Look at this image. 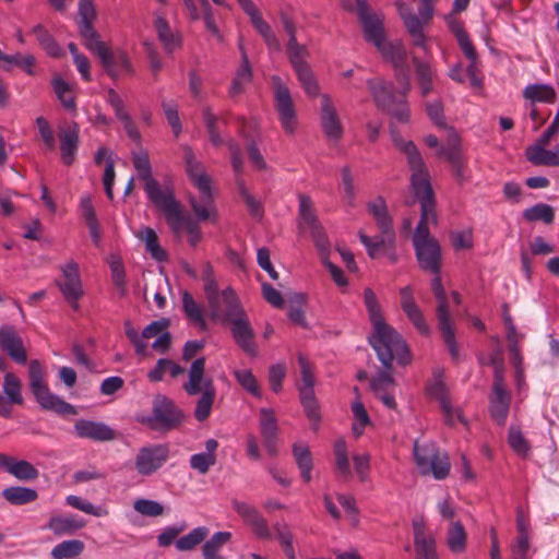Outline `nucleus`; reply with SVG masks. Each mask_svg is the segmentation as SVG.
Returning a JSON list of instances; mask_svg holds the SVG:
<instances>
[{
	"instance_id": "obj_1",
	"label": "nucleus",
	"mask_w": 559,
	"mask_h": 559,
	"mask_svg": "<svg viewBox=\"0 0 559 559\" xmlns=\"http://www.w3.org/2000/svg\"><path fill=\"white\" fill-rule=\"evenodd\" d=\"M395 145L406 155L411 169V188L420 203V221L413 236V245L420 267L433 274L440 271L441 249L438 241L430 236L428 225L437 224L436 204L430 176L417 147L412 141L401 139L391 132Z\"/></svg>"
},
{
	"instance_id": "obj_2",
	"label": "nucleus",
	"mask_w": 559,
	"mask_h": 559,
	"mask_svg": "<svg viewBox=\"0 0 559 559\" xmlns=\"http://www.w3.org/2000/svg\"><path fill=\"white\" fill-rule=\"evenodd\" d=\"M377 50L395 70L396 78L401 83V91L395 93L392 83L381 78L367 80V87L379 108L388 111L399 122H407L411 117V110L406 95L411 90V82L406 46L402 39L386 38L377 47Z\"/></svg>"
},
{
	"instance_id": "obj_3",
	"label": "nucleus",
	"mask_w": 559,
	"mask_h": 559,
	"mask_svg": "<svg viewBox=\"0 0 559 559\" xmlns=\"http://www.w3.org/2000/svg\"><path fill=\"white\" fill-rule=\"evenodd\" d=\"M364 302L372 325V332L368 337L369 344L383 367H391L393 361L403 366L409 364L412 356L405 341L393 326L385 322L376 294L371 288L365 289Z\"/></svg>"
},
{
	"instance_id": "obj_4",
	"label": "nucleus",
	"mask_w": 559,
	"mask_h": 559,
	"mask_svg": "<svg viewBox=\"0 0 559 559\" xmlns=\"http://www.w3.org/2000/svg\"><path fill=\"white\" fill-rule=\"evenodd\" d=\"M185 159L189 179L198 191V195L189 194L188 201L190 207L199 222H215L217 210L214 203L212 179L194 158L190 150L186 152Z\"/></svg>"
},
{
	"instance_id": "obj_5",
	"label": "nucleus",
	"mask_w": 559,
	"mask_h": 559,
	"mask_svg": "<svg viewBox=\"0 0 559 559\" xmlns=\"http://www.w3.org/2000/svg\"><path fill=\"white\" fill-rule=\"evenodd\" d=\"M397 11L413 45L428 53V38L424 28L433 15L432 2H399Z\"/></svg>"
},
{
	"instance_id": "obj_6",
	"label": "nucleus",
	"mask_w": 559,
	"mask_h": 559,
	"mask_svg": "<svg viewBox=\"0 0 559 559\" xmlns=\"http://www.w3.org/2000/svg\"><path fill=\"white\" fill-rule=\"evenodd\" d=\"M367 210L376 221V224L381 231V236L371 238L360 230L358 233V237L366 248L368 255L371 259H376L380 255L385 246L393 241V223L389 214L385 200L382 197H377L369 201L367 203Z\"/></svg>"
},
{
	"instance_id": "obj_7",
	"label": "nucleus",
	"mask_w": 559,
	"mask_h": 559,
	"mask_svg": "<svg viewBox=\"0 0 559 559\" xmlns=\"http://www.w3.org/2000/svg\"><path fill=\"white\" fill-rule=\"evenodd\" d=\"M414 459L423 475H432L436 479H444L450 473L451 464L448 454L440 452L433 442L416 441Z\"/></svg>"
},
{
	"instance_id": "obj_8",
	"label": "nucleus",
	"mask_w": 559,
	"mask_h": 559,
	"mask_svg": "<svg viewBox=\"0 0 559 559\" xmlns=\"http://www.w3.org/2000/svg\"><path fill=\"white\" fill-rule=\"evenodd\" d=\"M158 210L163 213L171 233L178 240H181L183 233H186L191 247H195L201 241L202 234L198 223L185 214L176 198Z\"/></svg>"
},
{
	"instance_id": "obj_9",
	"label": "nucleus",
	"mask_w": 559,
	"mask_h": 559,
	"mask_svg": "<svg viewBox=\"0 0 559 559\" xmlns=\"http://www.w3.org/2000/svg\"><path fill=\"white\" fill-rule=\"evenodd\" d=\"M491 366L495 368V382L491 392V418L498 425L503 426L510 411L512 393L504 384V367L501 353L498 356H491Z\"/></svg>"
},
{
	"instance_id": "obj_10",
	"label": "nucleus",
	"mask_w": 559,
	"mask_h": 559,
	"mask_svg": "<svg viewBox=\"0 0 559 559\" xmlns=\"http://www.w3.org/2000/svg\"><path fill=\"white\" fill-rule=\"evenodd\" d=\"M132 160L139 179L144 181V189L148 199L157 209L175 198L170 189H162L158 182L152 177V167L145 151L140 150L133 152Z\"/></svg>"
},
{
	"instance_id": "obj_11",
	"label": "nucleus",
	"mask_w": 559,
	"mask_h": 559,
	"mask_svg": "<svg viewBox=\"0 0 559 559\" xmlns=\"http://www.w3.org/2000/svg\"><path fill=\"white\" fill-rule=\"evenodd\" d=\"M274 96V108L282 128L286 133L293 134L297 128V114L294 100L287 84L278 75L271 79Z\"/></svg>"
},
{
	"instance_id": "obj_12",
	"label": "nucleus",
	"mask_w": 559,
	"mask_h": 559,
	"mask_svg": "<svg viewBox=\"0 0 559 559\" xmlns=\"http://www.w3.org/2000/svg\"><path fill=\"white\" fill-rule=\"evenodd\" d=\"M231 305L233 306L223 311V316L217 320L233 323L231 333L237 344L250 356H255L258 350L252 341L253 331L247 320L246 313L239 301Z\"/></svg>"
},
{
	"instance_id": "obj_13",
	"label": "nucleus",
	"mask_w": 559,
	"mask_h": 559,
	"mask_svg": "<svg viewBox=\"0 0 559 559\" xmlns=\"http://www.w3.org/2000/svg\"><path fill=\"white\" fill-rule=\"evenodd\" d=\"M298 226L301 231L311 235L320 255L325 258L330 242L317 219L310 198L305 194L299 195Z\"/></svg>"
},
{
	"instance_id": "obj_14",
	"label": "nucleus",
	"mask_w": 559,
	"mask_h": 559,
	"mask_svg": "<svg viewBox=\"0 0 559 559\" xmlns=\"http://www.w3.org/2000/svg\"><path fill=\"white\" fill-rule=\"evenodd\" d=\"M59 270L61 275L56 280V285L71 308L78 310L79 301L84 295L79 264L73 260H69L60 264Z\"/></svg>"
},
{
	"instance_id": "obj_15",
	"label": "nucleus",
	"mask_w": 559,
	"mask_h": 559,
	"mask_svg": "<svg viewBox=\"0 0 559 559\" xmlns=\"http://www.w3.org/2000/svg\"><path fill=\"white\" fill-rule=\"evenodd\" d=\"M169 447L165 443L146 444L134 457V468L140 476L147 477L160 469L169 459Z\"/></svg>"
},
{
	"instance_id": "obj_16",
	"label": "nucleus",
	"mask_w": 559,
	"mask_h": 559,
	"mask_svg": "<svg viewBox=\"0 0 559 559\" xmlns=\"http://www.w3.org/2000/svg\"><path fill=\"white\" fill-rule=\"evenodd\" d=\"M203 282L210 317L212 319H221V317L223 316L224 310L221 307V300L226 304V309L233 306L231 304H236L237 301H239L235 292L231 288H226L219 292L218 285L213 276L211 266H206Z\"/></svg>"
},
{
	"instance_id": "obj_17",
	"label": "nucleus",
	"mask_w": 559,
	"mask_h": 559,
	"mask_svg": "<svg viewBox=\"0 0 559 559\" xmlns=\"http://www.w3.org/2000/svg\"><path fill=\"white\" fill-rule=\"evenodd\" d=\"M447 23L451 32L454 34L460 48L468 60L466 75L469 79L471 86L474 88H480L483 85V76L478 75L477 56L474 46L462 25L454 20L453 14L447 16Z\"/></svg>"
},
{
	"instance_id": "obj_18",
	"label": "nucleus",
	"mask_w": 559,
	"mask_h": 559,
	"mask_svg": "<svg viewBox=\"0 0 559 559\" xmlns=\"http://www.w3.org/2000/svg\"><path fill=\"white\" fill-rule=\"evenodd\" d=\"M87 49L98 56L103 67L111 78H118L132 72L129 57L124 51L120 49L109 50L100 40Z\"/></svg>"
},
{
	"instance_id": "obj_19",
	"label": "nucleus",
	"mask_w": 559,
	"mask_h": 559,
	"mask_svg": "<svg viewBox=\"0 0 559 559\" xmlns=\"http://www.w3.org/2000/svg\"><path fill=\"white\" fill-rule=\"evenodd\" d=\"M357 14L365 39L377 48L386 39L383 16L380 13L371 11L367 2H357Z\"/></svg>"
},
{
	"instance_id": "obj_20",
	"label": "nucleus",
	"mask_w": 559,
	"mask_h": 559,
	"mask_svg": "<svg viewBox=\"0 0 559 559\" xmlns=\"http://www.w3.org/2000/svg\"><path fill=\"white\" fill-rule=\"evenodd\" d=\"M29 386L31 390L40 405L41 408L47 411H53L58 414H75V408L64 402L61 397L58 395L51 393L44 380L43 377H33L29 379Z\"/></svg>"
},
{
	"instance_id": "obj_21",
	"label": "nucleus",
	"mask_w": 559,
	"mask_h": 559,
	"mask_svg": "<svg viewBox=\"0 0 559 559\" xmlns=\"http://www.w3.org/2000/svg\"><path fill=\"white\" fill-rule=\"evenodd\" d=\"M182 412L166 396L157 395L153 402V414L142 423L163 428H174L182 420Z\"/></svg>"
},
{
	"instance_id": "obj_22",
	"label": "nucleus",
	"mask_w": 559,
	"mask_h": 559,
	"mask_svg": "<svg viewBox=\"0 0 559 559\" xmlns=\"http://www.w3.org/2000/svg\"><path fill=\"white\" fill-rule=\"evenodd\" d=\"M428 392L432 399H436L439 402L444 418L449 425L454 426L457 423L465 424L461 409L453 407L451 404L449 390L441 374L435 376L433 381L428 388Z\"/></svg>"
},
{
	"instance_id": "obj_23",
	"label": "nucleus",
	"mask_w": 559,
	"mask_h": 559,
	"mask_svg": "<svg viewBox=\"0 0 559 559\" xmlns=\"http://www.w3.org/2000/svg\"><path fill=\"white\" fill-rule=\"evenodd\" d=\"M182 386L189 395H198L209 391H216L213 379L205 376V359L203 357L197 358L192 361L188 370V380Z\"/></svg>"
},
{
	"instance_id": "obj_24",
	"label": "nucleus",
	"mask_w": 559,
	"mask_h": 559,
	"mask_svg": "<svg viewBox=\"0 0 559 559\" xmlns=\"http://www.w3.org/2000/svg\"><path fill=\"white\" fill-rule=\"evenodd\" d=\"M320 123L324 135L330 141L336 142L342 138L343 124L329 95L321 96Z\"/></svg>"
},
{
	"instance_id": "obj_25",
	"label": "nucleus",
	"mask_w": 559,
	"mask_h": 559,
	"mask_svg": "<svg viewBox=\"0 0 559 559\" xmlns=\"http://www.w3.org/2000/svg\"><path fill=\"white\" fill-rule=\"evenodd\" d=\"M154 27L158 40L160 41L164 50L168 55H171L181 48L182 35L176 27L170 25L169 21L167 20L164 13H155Z\"/></svg>"
},
{
	"instance_id": "obj_26",
	"label": "nucleus",
	"mask_w": 559,
	"mask_h": 559,
	"mask_svg": "<svg viewBox=\"0 0 559 559\" xmlns=\"http://www.w3.org/2000/svg\"><path fill=\"white\" fill-rule=\"evenodd\" d=\"M370 388L386 408H396L394 395L395 381L392 376L391 367H384V370L379 371L374 377H372Z\"/></svg>"
},
{
	"instance_id": "obj_27",
	"label": "nucleus",
	"mask_w": 559,
	"mask_h": 559,
	"mask_svg": "<svg viewBox=\"0 0 559 559\" xmlns=\"http://www.w3.org/2000/svg\"><path fill=\"white\" fill-rule=\"evenodd\" d=\"M73 429L76 437L98 442L112 441L118 437L110 426L102 421L79 419Z\"/></svg>"
},
{
	"instance_id": "obj_28",
	"label": "nucleus",
	"mask_w": 559,
	"mask_h": 559,
	"mask_svg": "<svg viewBox=\"0 0 559 559\" xmlns=\"http://www.w3.org/2000/svg\"><path fill=\"white\" fill-rule=\"evenodd\" d=\"M400 295L401 307L407 319L420 334L428 335L430 333V328L424 317L421 309L415 301L413 288L411 286H405L400 289Z\"/></svg>"
},
{
	"instance_id": "obj_29",
	"label": "nucleus",
	"mask_w": 559,
	"mask_h": 559,
	"mask_svg": "<svg viewBox=\"0 0 559 559\" xmlns=\"http://www.w3.org/2000/svg\"><path fill=\"white\" fill-rule=\"evenodd\" d=\"M259 423L266 452L271 456H276L278 454V427L274 411L271 408H261Z\"/></svg>"
},
{
	"instance_id": "obj_30",
	"label": "nucleus",
	"mask_w": 559,
	"mask_h": 559,
	"mask_svg": "<svg viewBox=\"0 0 559 559\" xmlns=\"http://www.w3.org/2000/svg\"><path fill=\"white\" fill-rule=\"evenodd\" d=\"M424 140L429 147L437 148V155L439 157L445 158L453 165L460 162L461 141L457 132L454 129L450 128L447 130V144L444 146H439L437 136L432 134L425 136Z\"/></svg>"
},
{
	"instance_id": "obj_31",
	"label": "nucleus",
	"mask_w": 559,
	"mask_h": 559,
	"mask_svg": "<svg viewBox=\"0 0 559 559\" xmlns=\"http://www.w3.org/2000/svg\"><path fill=\"white\" fill-rule=\"evenodd\" d=\"M415 559H439L436 551V540L431 534L425 532L421 520L413 522Z\"/></svg>"
},
{
	"instance_id": "obj_32",
	"label": "nucleus",
	"mask_w": 559,
	"mask_h": 559,
	"mask_svg": "<svg viewBox=\"0 0 559 559\" xmlns=\"http://www.w3.org/2000/svg\"><path fill=\"white\" fill-rule=\"evenodd\" d=\"M0 345L12 360L21 365L26 362L27 356L22 338L13 326L5 325L0 328Z\"/></svg>"
},
{
	"instance_id": "obj_33",
	"label": "nucleus",
	"mask_w": 559,
	"mask_h": 559,
	"mask_svg": "<svg viewBox=\"0 0 559 559\" xmlns=\"http://www.w3.org/2000/svg\"><path fill=\"white\" fill-rule=\"evenodd\" d=\"M60 158L63 164L71 165L76 156L80 143V129L76 123L61 129L59 132Z\"/></svg>"
},
{
	"instance_id": "obj_34",
	"label": "nucleus",
	"mask_w": 559,
	"mask_h": 559,
	"mask_svg": "<svg viewBox=\"0 0 559 559\" xmlns=\"http://www.w3.org/2000/svg\"><path fill=\"white\" fill-rule=\"evenodd\" d=\"M548 143H542L540 139H537L534 144L530 145L525 150V157L535 166H559V146L555 150H546Z\"/></svg>"
},
{
	"instance_id": "obj_35",
	"label": "nucleus",
	"mask_w": 559,
	"mask_h": 559,
	"mask_svg": "<svg viewBox=\"0 0 559 559\" xmlns=\"http://www.w3.org/2000/svg\"><path fill=\"white\" fill-rule=\"evenodd\" d=\"M79 28L86 48H90L97 41L99 37L92 26L96 16V10L93 2H80L79 5Z\"/></svg>"
},
{
	"instance_id": "obj_36",
	"label": "nucleus",
	"mask_w": 559,
	"mask_h": 559,
	"mask_svg": "<svg viewBox=\"0 0 559 559\" xmlns=\"http://www.w3.org/2000/svg\"><path fill=\"white\" fill-rule=\"evenodd\" d=\"M217 440L211 438L205 441V451L192 454L189 459L190 467L201 475H205L217 461Z\"/></svg>"
},
{
	"instance_id": "obj_37",
	"label": "nucleus",
	"mask_w": 559,
	"mask_h": 559,
	"mask_svg": "<svg viewBox=\"0 0 559 559\" xmlns=\"http://www.w3.org/2000/svg\"><path fill=\"white\" fill-rule=\"evenodd\" d=\"M85 522L74 514L53 515L47 522L45 528L57 536L70 535L84 527Z\"/></svg>"
},
{
	"instance_id": "obj_38",
	"label": "nucleus",
	"mask_w": 559,
	"mask_h": 559,
	"mask_svg": "<svg viewBox=\"0 0 559 559\" xmlns=\"http://www.w3.org/2000/svg\"><path fill=\"white\" fill-rule=\"evenodd\" d=\"M242 9L250 16L253 26L261 34L267 47L273 50H280V43L255 9L254 2H242Z\"/></svg>"
},
{
	"instance_id": "obj_39",
	"label": "nucleus",
	"mask_w": 559,
	"mask_h": 559,
	"mask_svg": "<svg viewBox=\"0 0 559 559\" xmlns=\"http://www.w3.org/2000/svg\"><path fill=\"white\" fill-rule=\"evenodd\" d=\"M282 21H283L286 32L289 35V40L287 44V51H288V58H289V61H290L293 68L306 64L307 63L306 58L308 56V50H307L306 46L299 45L297 43V39L295 36L294 24L286 16H283Z\"/></svg>"
},
{
	"instance_id": "obj_40",
	"label": "nucleus",
	"mask_w": 559,
	"mask_h": 559,
	"mask_svg": "<svg viewBox=\"0 0 559 559\" xmlns=\"http://www.w3.org/2000/svg\"><path fill=\"white\" fill-rule=\"evenodd\" d=\"M413 64L420 94L425 97L433 90L435 69L428 61L417 57H413Z\"/></svg>"
},
{
	"instance_id": "obj_41",
	"label": "nucleus",
	"mask_w": 559,
	"mask_h": 559,
	"mask_svg": "<svg viewBox=\"0 0 559 559\" xmlns=\"http://www.w3.org/2000/svg\"><path fill=\"white\" fill-rule=\"evenodd\" d=\"M356 399L352 402L350 409L353 413L352 432L359 438L365 429L372 425L370 416L358 395V389L355 388Z\"/></svg>"
},
{
	"instance_id": "obj_42",
	"label": "nucleus",
	"mask_w": 559,
	"mask_h": 559,
	"mask_svg": "<svg viewBox=\"0 0 559 559\" xmlns=\"http://www.w3.org/2000/svg\"><path fill=\"white\" fill-rule=\"evenodd\" d=\"M333 452L337 475L343 479H349L352 477V469L348 459V448L343 438H340L334 442Z\"/></svg>"
},
{
	"instance_id": "obj_43",
	"label": "nucleus",
	"mask_w": 559,
	"mask_h": 559,
	"mask_svg": "<svg viewBox=\"0 0 559 559\" xmlns=\"http://www.w3.org/2000/svg\"><path fill=\"white\" fill-rule=\"evenodd\" d=\"M136 236L144 242L146 251L154 260L162 262L167 259V253L159 246L157 234L153 228L143 227Z\"/></svg>"
},
{
	"instance_id": "obj_44",
	"label": "nucleus",
	"mask_w": 559,
	"mask_h": 559,
	"mask_svg": "<svg viewBox=\"0 0 559 559\" xmlns=\"http://www.w3.org/2000/svg\"><path fill=\"white\" fill-rule=\"evenodd\" d=\"M293 455L300 471L301 478L309 483L312 471V456L309 448L304 443H295L293 445Z\"/></svg>"
},
{
	"instance_id": "obj_45",
	"label": "nucleus",
	"mask_w": 559,
	"mask_h": 559,
	"mask_svg": "<svg viewBox=\"0 0 559 559\" xmlns=\"http://www.w3.org/2000/svg\"><path fill=\"white\" fill-rule=\"evenodd\" d=\"M508 444L516 455L523 459L528 457L531 454V444L519 425H511L509 427Z\"/></svg>"
},
{
	"instance_id": "obj_46",
	"label": "nucleus",
	"mask_w": 559,
	"mask_h": 559,
	"mask_svg": "<svg viewBox=\"0 0 559 559\" xmlns=\"http://www.w3.org/2000/svg\"><path fill=\"white\" fill-rule=\"evenodd\" d=\"M37 491L33 488L12 486L2 490V497L14 506H22L37 499Z\"/></svg>"
},
{
	"instance_id": "obj_47",
	"label": "nucleus",
	"mask_w": 559,
	"mask_h": 559,
	"mask_svg": "<svg viewBox=\"0 0 559 559\" xmlns=\"http://www.w3.org/2000/svg\"><path fill=\"white\" fill-rule=\"evenodd\" d=\"M231 539L230 532H217L207 539L202 547L203 559H224L218 552Z\"/></svg>"
},
{
	"instance_id": "obj_48",
	"label": "nucleus",
	"mask_w": 559,
	"mask_h": 559,
	"mask_svg": "<svg viewBox=\"0 0 559 559\" xmlns=\"http://www.w3.org/2000/svg\"><path fill=\"white\" fill-rule=\"evenodd\" d=\"M306 302L307 296L301 293L294 294L289 298L288 318L293 323L301 328H308V322L305 314Z\"/></svg>"
},
{
	"instance_id": "obj_49",
	"label": "nucleus",
	"mask_w": 559,
	"mask_h": 559,
	"mask_svg": "<svg viewBox=\"0 0 559 559\" xmlns=\"http://www.w3.org/2000/svg\"><path fill=\"white\" fill-rule=\"evenodd\" d=\"M447 546L453 554H461L466 547V532L460 522H451L447 532Z\"/></svg>"
},
{
	"instance_id": "obj_50",
	"label": "nucleus",
	"mask_w": 559,
	"mask_h": 559,
	"mask_svg": "<svg viewBox=\"0 0 559 559\" xmlns=\"http://www.w3.org/2000/svg\"><path fill=\"white\" fill-rule=\"evenodd\" d=\"M52 87L57 98L64 109L75 111L76 104L71 85L61 78H55L52 80Z\"/></svg>"
},
{
	"instance_id": "obj_51",
	"label": "nucleus",
	"mask_w": 559,
	"mask_h": 559,
	"mask_svg": "<svg viewBox=\"0 0 559 559\" xmlns=\"http://www.w3.org/2000/svg\"><path fill=\"white\" fill-rule=\"evenodd\" d=\"M524 98L532 102L554 103L556 93L550 85L547 84H531L523 91Z\"/></svg>"
},
{
	"instance_id": "obj_52",
	"label": "nucleus",
	"mask_w": 559,
	"mask_h": 559,
	"mask_svg": "<svg viewBox=\"0 0 559 559\" xmlns=\"http://www.w3.org/2000/svg\"><path fill=\"white\" fill-rule=\"evenodd\" d=\"M209 530L205 526H198L188 534L178 538L175 543L176 548L180 551L194 549L207 536Z\"/></svg>"
},
{
	"instance_id": "obj_53",
	"label": "nucleus",
	"mask_w": 559,
	"mask_h": 559,
	"mask_svg": "<svg viewBox=\"0 0 559 559\" xmlns=\"http://www.w3.org/2000/svg\"><path fill=\"white\" fill-rule=\"evenodd\" d=\"M182 309L186 316L201 330H206V321L204 319L202 309L188 292L182 293Z\"/></svg>"
},
{
	"instance_id": "obj_54",
	"label": "nucleus",
	"mask_w": 559,
	"mask_h": 559,
	"mask_svg": "<svg viewBox=\"0 0 559 559\" xmlns=\"http://www.w3.org/2000/svg\"><path fill=\"white\" fill-rule=\"evenodd\" d=\"M84 549L83 542L79 539L63 540L51 550L53 559H67L79 556Z\"/></svg>"
},
{
	"instance_id": "obj_55",
	"label": "nucleus",
	"mask_w": 559,
	"mask_h": 559,
	"mask_svg": "<svg viewBox=\"0 0 559 559\" xmlns=\"http://www.w3.org/2000/svg\"><path fill=\"white\" fill-rule=\"evenodd\" d=\"M274 531L276 538L280 543V545L283 548V551L285 556L288 559H295L296 558V551L294 548V535L288 525L276 523L274 525Z\"/></svg>"
},
{
	"instance_id": "obj_56",
	"label": "nucleus",
	"mask_w": 559,
	"mask_h": 559,
	"mask_svg": "<svg viewBox=\"0 0 559 559\" xmlns=\"http://www.w3.org/2000/svg\"><path fill=\"white\" fill-rule=\"evenodd\" d=\"M294 70L304 91L311 97L317 96L319 94V85L308 63L296 67Z\"/></svg>"
},
{
	"instance_id": "obj_57",
	"label": "nucleus",
	"mask_w": 559,
	"mask_h": 559,
	"mask_svg": "<svg viewBox=\"0 0 559 559\" xmlns=\"http://www.w3.org/2000/svg\"><path fill=\"white\" fill-rule=\"evenodd\" d=\"M523 217L527 222L542 221L545 224H551L555 218V212L550 205L545 204V203H539L532 207L526 209L523 212Z\"/></svg>"
},
{
	"instance_id": "obj_58",
	"label": "nucleus",
	"mask_w": 559,
	"mask_h": 559,
	"mask_svg": "<svg viewBox=\"0 0 559 559\" xmlns=\"http://www.w3.org/2000/svg\"><path fill=\"white\" fill-rule=\"evenodd\" d=\"M431 289L437 299V318L438 320L450 318L448 298L444 292V288L441 283L440 276H435L431 281Z\"/></svg>"
},
{
	"instance_id": "obj_59",
	"label": "nucleus",
	"mask_w": 559,
	"mask_h": 559,
	"mask_svg": "<svg viewBox=\"0 0 559 559\" xmlns=\"http://www.w3.org/2000/svg\"><path fill=\"white\" fill-rule=\"evenodd\" d=\"M8 473L16 477L17 479L29 480L37 477V469L27 461L14 460L11 457L8 469Z\"/></svg>"
},
{
	"instance_id": "obj_60",
	"label": "nucleus",
	"mask_w": 559,
	"mask_h": 559,
	"mask_svg": "<svg viewBox=\"0 0 559 559\" xmlns=\"http://www.w3.org/2000/svg\"><path fill=\"white\" fill-rule=\"evenodd\" d=\"M252 72L245 51H242V62L236 72V75L230 85V93L237 95L242 91V87L251 81Z\"/></svg>"
},
{
	"instance_id": "obj_61",
	"label": "nucleus",
	"mask_w": 559,
	"mask_h": 559,
	"mask_svg": "<svg viewBox=\"0 0 559 559\" xmlns=\"http://www.w3.org/2000/svg\"><path fill=\"white\" fill-rule=\"evenodd\" d=\"M2 391L13 403L19 405L23 403L22 384L14 373L8 372L4 374Z\"/></svg>"
},
{
	"instance_id": "obj_62",
	"label": "nucleus",
	"mask_w": 559,
	"mask_h": 559,
	"mask_svg": "<svg viewBox=\"0 0 559 559\" xmlns=\"http://www.w3.org/2000/svg\"><path fill=\"white\" fill-rule=\"evenodd\" d=\"M439 329L442 333L444 343L448 346L449 353L454 360L459 359L460 352L455 341V333L452 325L451 318L438 320Z\"/></svg>"
},
{
	"instance_id": "obj_63",
	"label": "nucleus",
	"mask_w": 559,
	"mask_h": 559,
	"mask_svg": "<svg viewBox=\"0 0 559 559\" xmlns=\"http://www.w3.org/2000/svg\"><path fill=\"white\" fill-rule=\"evenodd\" d=\"M66 502L68 506L94 516H106L108 514V511L106 509L102 507H96L90 501L75 495H69L66 498Z\"/></svg>"
},
{
	"instance_id": "obj_64",
	"label": "nucleus",
	"mask_w": 559,
	"mask_h": 559,
	"mask_svg": "<svg viewBox=\"0 0 559 559\" xmlns=\"http://www.w3.org/2000/svg\"><path fill=\"white\" fill-rule=\"evenodd\" d=\"M234 376L243 390L255 397H261V391L257 379L249 369H236Z\"/></svg>"
}]
</instances>
